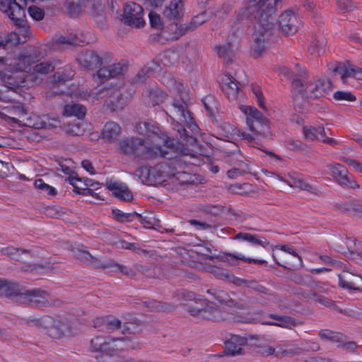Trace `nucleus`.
<instances>
[{
  "label": "nucleus",
  "instance_id": "nucleus-7",
  "mask_svg": "<svg viewBox=\"0 0 362 362\" xmlns=\"http://www.w3.org/2000/svg\"><path fill=\"white\" fill-rule=\"evenodd\" d=\"M278 0H260L257 6L241 10L239 21L264 23L269 21L270 16L276 12V4Z\"/></svg>",
  "mask_w": 362,
  "mask_h": 362
},
{
  "label": "nucleus",
  "instance_id": "nucleus-17",
  "mask_svg": "<svg viewBox=\"0 0 362 362\" xmlns=\"http://www.w3.org/2000/svg\"><path fill=\"white\" fill-rule=\"evenodd\" d=\"M328 168L330 170L334 179L341 186L350 189L359 187L357 182L348 176V170L344 165L337 163L334 165H329Z\"/></svg>",
  "mask_w": 362,
  "mask_h": 362
},
{
  "label": "nucleus",
  "instance_id": "nucleus-42",
  "mask_svg": "<svg viewBox=\"0 0 362 362\" xmlns=\"http://www.w3.org/2000/svg\"><path fill=\"white\" fill-rule=\"evenodd\" d=\"M68 182L70 185L74 187V192L82 195H91L93 197H98L97 193L93 192V189H89L88 187H78V182H81V179L78 177H69Z\"/></svg>",
  "mask_w": 362,
  "mask_h": 362
},
{
  "label": "nucleus",
  "instance_id": "nucleus-19",
  "mask_svg": "<svg viewBox=\"0 0 362 362\" xmlns=\"http://www.w3.org/2000/svg\"><path fill=\"white\" fill-rule=\"evenodd\" d=\"M25 290L16 283L0 279V291L4 293L6 298L16 303L21 304L23 300L21 298L24 296Z\"/></svg>",
  "mask_w": 362,
  "mask_h": 362
},
{
  "label": "nucleus",
  "instance_id": "nucleus-34",
  "mask_svg": "<svg viewBox=\"0 0 362 362\" xmlns=\"http://www.w3.org/2000/svg\"><path fill=\"white\" fill-rule=\"evenodd\" d=\"M303 133L305 138L308 140L320 141L325 136V129L322 125H318L317 127L304 126L303 127Z\"/></svg>",
  "mask_w": 362,
  "mask_h": 362
},
{
  "label": "nucleus",
  "instance_id": "nucleus-51",
  "mask_svg": "<svg viewBox=\"0 0 362 362\" xmlns=\"http://www.w3.org/2000/svg\"><path fill=\"white\" fill-rule=\"evenodd\" d=\"M239 166L240 168H232L227 172V175L229 178L235 179L238 176H242L245 175L249 172V168L247 163L240 160L239 163Z\"/></svg>",
  "mask_w": 362,
  "mask_h": 362
},
{
  "label": "nucleus",
  "instance_id": "nucleus-26",
  "mask_svg": "<svg viewBox=\"0 0 362 362\" xmlns=\"http://www.w3.org/2000/svg\"><path fill=\"white\" fill-rule=\"evenodd\" d=\"M4 81L7 84L6 87L11 90H16L25 86V74L15 70L8 71L5 73Z\"/></svg>",
  "mask_w": 362,
  "mask_h": 362
},
{
  "label": "nucleus",
  "instance_id": "nucleus-39",
  "mask_svg": "<svg viewBox=\"0 0 362 362\" xmlns=\"http://www.w3.org/2000/svg\"><path fill=\"white\" fill-rule=\"evenodd\" d=\"M86 113L85 106L78 103H70L64 106V115L67 117L74 116L79 119H83Z\"/></svg>",
  "mask_w": 362,
  "mask_h": 362
},
{
  "label": "nucleus",
  "instance_id": "nucleus-44",
  "mask_svg": "<svg viewBox=\"0 0 362 362\" xmlns=\"http://www.w3.org/2000/svg\"><path fill=\"white\" fill-rule=\"evenodd\" d=\"M214 49L218 57L226 60L227 64L226 66L230 67V64L232 63V57L233 56L231 45L228 43L226 45L216 46Z\"/></svg>",
  "mask_w": 362,
  "mask_h": 362
},
{
  "label": "nucleus",
  "instance_id": "nucleus-11",
  "mask_svg": "<svg viewBox=\"0 0 362 362\" xmlns=\"http://www.w3.org/2000/svg\"><path fill=\"white\" fill-rule=\"evenodd\" d=\"M21 300H23L21 304L35 307H49L55 305V302L51 298L49 293L40 288L25 289Z\"/></svg>",
  "mask_w": 362,
  "mask_h": 362
},
{
  "label": "nucleus",
  "instance_id": "nucleus-29",
  "mask_svg": "<svg viewBox=\"0 0 362 362\" xmlns=\"http://www.w3.org/2000/svg\"><path fill=\"white\" fill-rule=\"evenodd\" d=\"M182 13L183 0H173L163 11V16L169 21L178 19Z\"/></svg>",
  "mask_w": 362,
  "mask_h": 362
},
{
  "label": "nucleus",
  "instance_id": "nucleus-57",
  "mask_svg": "<svg viewBox=\"0 0 362 362\" xmlns=\"http://www.w3.org/2000/svg\"><path fill=\"white\" fill-rule=\"evenodd\" d=\"M92 267L98 269H112L114 267V261L109 259L103 261L97 257L92 256L91 260L88 262Z\"/></svg>",
  "mask_w": 362,
  "mask_h": 362
},
{
  "label": "nucleus",
  "instance_id": "nucleus-50",
  "mask_svg": "<svg viewBox=\"0 0 362 362\" xmlns=\"http://www.w3.org/2000/svg\"><path fill=\"white\" fill-rule=\"evenodd\" d=\"M136 220L139 221L144 228H154L155 226H158L159 224V220L154 218L152 214L149 216H142L138 214V216L136 217Z\"/></svg>",
  "mask_w": 362,
  "mask_h": 362
},
{
  "label": "nucleus",
  "instance_id": "nucleus-4",
  "mask_svg": "<svg viewBox=\"0 0 362 362\" xmlns=\"http://www.w3.org/2000/svg\"><path fill=\"white\" fill-rule=\"evenodd\" d=\"M292 91L295 100L301 97L306 100H314L325 97L332 90V82L325 78L313 77L303 82L295 77L292 79Z\"/></svg>",
  "mask_w": 362,
  "mask_h": 362
},
{
  "label": "nucleus",
  "instance_id": "nucleus-5",
  "mask_svg": "<svg viewBox=\"0 0 362 362\" xmlns=\"http://www.w3.org/2000/svg\"><path fill=\"white\" fill-rule=\"evenodd\" d=\"M121 153L144 160L161 158L165 150L159 145L147 146L144 139L136 137L124 138L118 143Z\"/></svg>",
  "mask_w": 362,
  "mask_h": 362
},
{
  "label": "nucleus",
  "instance_id": "nucleus-27",
  "mask_svg": "<svg viewBox=\"0 0 362 362\" xmlns=\"http://www.w3.org/2000/svg\"><path fill=\"white\" fill-rule=\"evenodd\" d=\"M166 98V95L158 88L147 89L143 93L145 104L148 106H156L162 103Z\"/></svg>",
  "mask_w": 362,
  "mask_h": 362
},
{
  "label": "nucleus",
  "instance_id": "nucleus-43",
  "mask_svg": "<svg viewBox=\"0 0 362 362\" xmlns=\"http://www.w3.org/2000/svg\"><path fill=\"white\" fill-rule=\"evenodd\" d=\"M326 40L323 36L317 37L308 47L310 54L314 56H320L325 53Z\"/></svg>",
  "mask_w": 362,
  "mask_h": 362
},
{
  "label": "nucleus",
  "instance_id": "nucleus-40",
  "mask_svg": "<svg viewBox=\"0 0 362 362\" xmlns=\"http://www.w3.org/2000/svg\"><path fill=\"white\" fill-rule=\"evenodd\" d=\"M89 0H66V8L71 16H78Z\"/></svg>",
  "mask_w": 362,
  "mask_h": 362
},
{
  "label": "nucleus",
  "instance_id": "nucleus-49",
  "mask_svg": "<svg viewBox=\"0 0 362 362\" xmlns=\"http://www.w3.org/2000/svg\"><path fill=\"white\" fill-rule=\"evenodd\" d=\"M224 257L228 261H229L230 259H233V260L240 259V260L246 262L247 263H254V264H257L259 265H263V264H267V261H265L264 259H253V258H250V257H245V256H243L242 255H235V254L230 253V252L225 253Z\"/></svg>",
  "mask_w": 362,
  "mask_h": 362
},
{
  "label": "nucleus",
  "instance_id": "nucleus-58",
  "mask_svg": "<svg viewBox=\"0 0 362 362\" xmlns=\"http://www.w3.org/2000/svg\"><path fill=\"white\" fill-rule=\"evenodd\" d=\"M333 98L337 101L354 102L356 100V96L349 91H336L333 94Z\"/></svg>",
  "mask_w": 362,
  "mask_h": 362
},
{
  "label": "nucleus",
  "instance_id": "nucleus-28",
  "mask_svg": "<svg viewBox=\"0 0 362 362\" xmlns=\"http://www.w3.org/2000/svg\"><path fill=\"white\" fill-rule=\"evenodd\" d=\"M268 317L272 320H276V322H262V325L278 326L286 329H292L294 327L301 324L298 322L294 318L289 316L269 314Z\"/></svg>",
  "mask_w": 362,
  "mask_h": 362
},
{
  "label": "nucleus",
  "instance_id": "nucleus-52",
  "mask_svg": "<svg viewBox=\"0 0 362 362\" xmlns=\"http://www.w3.org/2000/svg\"><path fill=\"white\" fill-rule=\"evenodd\" d=\"M199 209L203 213L216 217L222 213L223 207L221 205L204 204L201 205Z\"/></svg>",
  "mask_w": 362,
  "mask_h": 362
},
{
  "label": "nucleus",
  "instance_id": "nucleus-6",
  "mask_svg": "<svg viewBox=\"0 0 362 362\" xmlns=\"http://www.w3.org/2000/svg\"><path fill=\"white\" fill-rule=\"evenodd\" d=\"M197 24H150V37L155 42L164 43L182 36L187 30H194Z\"/></svg>",
  "mask_w": 362,
  "mask_h": 362
},
{
  "label": "nucleus",
  "instance_id": "nucleus-61",
  "mask_svg": "<svg viewBox=\"0 0 362 362\" xmlns=\"http://www.w3.org/2000/svg\"><path fill=\"white\" fill-rule=\"evenodd\" d=\"M28 13L36 21L42 20L45 16L44 10L36 6H30L28 8Z\"/></svg>",
  "mask_w": 362,
  "mask_h": 362
},
{
  "label": "nucleus",
  "instance_id": "nucleus-64",
  "mask_svg": "<svg viewBox=\"0 0 362 362\" xmlns=\"http://www.w3.org/2000/svg\"><path fill=\"white\" fill-rule=\"evenodd\" d=\"M74 257L81 262H89V260H91L92 255L89 253L88 251L78 248L77 250L74 251Z\"/></svg>",
  "mask_w": 362,
  "mask_h": 362
},
{
  "label": "nucleus",
  "instance_id": "nucleus-31",
  "mask_svg": "<svg viewBox=\"0 0 362 362\" xmlns=\"http://www.w3.org/2000/svg\"><path fill=\"white\" fill-rule=\"evenodd\" d=\"M1 9L6 13L11 20L15 21L16 23L21 21V18L24 13L22 6L16 0L8 1L7 5L3 4Z\"/></svg>",
  "mask_w": 362,
  "mask_h": 362
},
{
  "label": "nucleus",
  "instance_id": "nucleus-30",
  "mask_svg": "<svg viewBox=\"0 0 362 362\" xmlns=\"http://www.w3.org/2000/svg\"><path fill=\"white\" fill-rule=\"evenodd\" d=\"M346 245L351 255L350 258L362 266V242H357L355 239L347 238Z\"/></svg>",
  "mask_w": 362,
  "mask_h": 362
},
{
  "label": "nucleus",
  "instance_id": "nucleus-24",
  "mask_svg": "<svg viewBox=\"0 0 362 362\" xmlns=\"http://www.w3.org/2000/svg\"><path fill=\"white\" fill-rule=\"evenodd\" d=\"M303 352V348L296 344H277L274 346V356L276 358L292 357Z\"/></svg>",
  "mask_w": 362,
  "mask_h": 362
},
{
  "label": "nucleus",
  "instance_id": "nucleus-48",
  "mask_svg": "<svg viewBox=\"0 0 362 362\" xmlns=\"http://www.w3.org/2000/svg\"><path fill=\"white\" fill-rule=\"evenodd\" d=\"M177 59V54L173 50H165L159 56V61L166 66L174 64Z\"/></svg>",
  "mask_w": 362,
  "mask_h": 362
},
{
  "label": "nucleus",
  "instance_id": "nucleus-18",
  "mask_svg": "<svg viewBox=\"0 0 362 362\" xmlns=\"http://www.w3.org/2000/svg\"><path fill=\"white\" fill-rule=\"evenodd\" d=\"M38 59L35 50H33V52L25 50L19 54L18 58L14 59L13 62L11 63V65L13 66V70L24 73L30 70L31 64L38 61Z\"/></svg>",
  "mask_w": 362,
  "mask_h": 362
},
{
  "label": "nucleus",
  "instance_id": "nucleus-3",
  "mask_svg": "<svg viewBox=\"0 0 362 362\" xmlns=\"http://www.w3.org/2000/svg\"><path fill=\"white\" fill-rule=\"evenodd\" d=\"M276 30L289 35L297 30V27L293 24H254L251 45L254 57H260L267 45L273 42Z\"/></svg>",
  "mask_w": 362,
  "mask_h": 362
},
{
  "label": "nucleus",
  "instance_id": "nucleus-25",
  "mask_svg": "<svg viewBox=\"0 0 362 362\" xmlns=\"http://www.w3.org/2000/svg\"><path fill=\"white\" fill-rule=\"evenodd\" d=\"M247 338L232 334L230 339L226 342V354L230 356L243 354V349L240 346L247 344Z\"/></svg>",
  "mask_w": 362,
  "mask_h": 362
},
{
  "label": "nucleus",
  "instance_id": "nucleus-21",
  "mask_svg": "<svg viewBox=\"0 0 362 362\" xmlns=\"http://www.w3.org/2000/svg\"><path fill=\"white\" fill-rule=\"evenodd\" d=\"M124 23H144V9L134 2L127 3L123 9V19Z\"/></svg>",
  "mask_w": 362,
  "mask_h": 362
},
{
  "label": "nucleus",
  "instance_id": "nucleus-9",
  "mask_svg": "<svg viewBox=\"0 0 362 362\" xmlns=\"http://www.w3.org/2000/svg\"><path fill=\"white\" fill-rule=\"evenodd\" d=\"M242 69L238 70L233 67L226 66L223 71V76L221 78V87L223 93L230 101L236 100L240 94L238 87V73L242 72Z\"/></svg>",
  "mask_w": 362,
  "mask_h": 362
},
{
  "label": "nucleus",
  "instance_id": "nucleus-32",
  "mask_svg": "<svg viewBox=\"0 0 362 362\" xmlns=\"http://www.w3.org/2000/svg\"><path fill=\"white\" fill-rule=\"evenodd\" d=\"M286 182L291 187L298 188L301 190L309 192L316 196H320L322 194L321 191L316 186L306 182L303 179L293 177L290 180H286Z\"/></svg>",
  "mask_w": 362,
  "mask_h": 362
},
{
  "label": "nucleus",
  "instance_id": "nucleus-60",
  "mask_svg": "<svg viewBox=\"0 0 362 362\" xmlns=\"http://www.w3.org/2000/svg\"><path fill=\"white\" fill-rule=\"evenodd\" d=\"M245 287L251 288V289H252L257 292H259V293L269 294V295L271 294V293L269 292V290L268 288H267L264 286L259 284L255 279H247Z\"/></svg>",
  "mask_w": 362,
  "mask_h": 362
},
{
  "label": "nucleus",
  "instance_id": "nucleus-15",
  "mask_svg": "<svg viewBox=\"0 0 362 362\" xmlns=\"http://www.w3.org/2000/svg\"><path fill=\"white\" fill-rule=\"evenodd\" d=\"M187 312L192 316L199 320H214L216 317L218 310L208 302L201 303L198 305L186 304Z\"/></svg>",
  "mask_w": 362,
  "mask_h": 362
},
{
  "label": "nucleus",
  "instance_id": "nucleus-56",
  "mask_svg": "<svg viewBox=\"0 0 362 362\" xmlns=\"http://www.w3.org/2000/svg\"><path fill=\"white\" fill-rule=\"evenodd\" d=\"M177 295L185 301H193V305H198V301H202V298L195 293L187 290H180L177 291Z\"/></svg>",
  "mask_w": 362,
  "mask_h": 362
},
{
  "label": "nucleus",
  "instance_id": "nucleus-36",
  "mask_svg": "<svg viewBox=\"0 0 362 362\" xmlns=\"http://www.w3.org/2000/svg\"><path fill=\"white\" fill-rule=\"evenodd\" d=\"M337 211L341 213H349L362 217V204L358 202H347L337 206Z\"/></svg>",
  "mask_w": 362,
  "mask_h": 362
},
{
  "label": "nucleus",
  "instance_id": "nucleus-45",
  "mask_svg": "<svg viewBox=\"0 0 362 362\" xmlns=\"http://www.w3.org/2000/svg\"><path fill=\"white\" fill-rule=\"evenodd\" d=\"M112 214L114 218L119 223L133 221L136 220V217L138 216V213L136 211L124 213L118 209H112Z\"/></svg>",
  "mask_w": 362,
  "mask_h": 362
},
{
  "label": "nucleus",
  "instance_id": "nucleus-33",
  "mask_svg": "<svg viewBox=\"0 0 362 362\" xmlns=\"http://www.w3.org/2000/svg\"><path fill=\"white\" fill-rule=\"evenodd\" d=\"M231 239L246 241L253 245H261L264 247H266L269 245V242L267 241V239L264 238H262L259 235H252L247 233L240 232L234 235Z\"/></svg>",
  "mask_w": 362,
  "mask_h": 362
},
{
  "label": "nucleus",
  "instance_id": "nucleus-10",
  "mask_svg": "<svg viewBox=\"0 0 362 362\" xmlns=\"http://www.w3.org/2000/svg\"><path fill=\"white\" fill-rule=\"evenodd\" d=\"M244 112L247 115V124L252 132L264 136L270 134L269 122L257 109L246 106L244 108Z\"/></svg>",
  "mask_w": 362,
  "mask_h": 362
},
{
  "label": "nucleus",
  "instance_id": "nucleus-38",
  "mask_svg": "<svg viewBox=\"0 0 362 362\" xmlns=\"http://www.w3.org/2000/svg\"><path fill=\"white\" fill-rule=\"evenodd\" d=\"M160 68V64L158 61L153 60L148 64L144 68H143L138 74L135 76L133 81L135 83H143L146 76L152 74Z\"/></svg>",
  "mask_w": 362,
  "mask_h": 362
},
{
  "label": "nucleus",
  "instance_id": "nucleus-54",
  "mask_svg": "<svg viewBox=\"0 0 362 362\" xmlns=\"http://www.w3.org/2000/svg\"><path fill=\"white\" fill-rule=\"evenodd\" d=\"M16 28L15 29L16 33L20 37L21 41L25 43L30 37L31 33L28 24H15Z\"/></svg>",
  "mask_w": 362,
  "mask_h": 362
},
{
  "label": "nucleus",
  "instance_id": "nucleus-12",
  "mask_svg": "<svg viewBox=\"0 0 362 362\" xmlns=\"http://www.w3.org/2000/svg\"><path fill=\"white\" fill-rule=\"evenodd\" d=\"M122 340H123V338H114L110 336H96L90 341V349L91 351L112 355L119 349L116 342Z\"/></svg>",
  "mask_w": 362,
  "mask_h": 362
},
{
  "label": "nucleus",
  "instance_id": "nucleus-16",
  "mask_svg": "<svg viewBox=\"0 0 362 362\" xmlns=\"http://www.w3.org/2000/svg\"><path fill=\"white\" fill-rule=\"evenodd\" d=\"M40 322L45 325H49L47 327L48 334L52 338H61L63 337H69L73 332L69 326L62 322L55 320L50 316H45L40 319Z\"/></svg>",
  "mask_w": 362,
  "mask_h": 362
},
{
  "label": "nucleus",
  "instance_id": "nucleus-20",
  "mask_svg": "<svg viewBox=\"0 0 362 362\" xmlns=\"http://www.w3.org/2000/svg\"><path fill=\"white\" fill-rule=\"evenodd\" d=\"M78 62L88 70H93L100 66L103 63V59L96 52L89 49L81 51L76 58Z\"/></svg>",
  "mask_w": 362,
  "mask_h": 362
},
{
  "label": "nucleus",
  "instance_id": "nucleus-2",
  "mask_svg": "<svg viewBox=\"0 0 362 362\" xmlns=\"http://www.w3.org/2000/svg\"><path fill=\"white\" fill-rule=\"evenodd\" d=\"M170 113V117L173 119H177L180 122L176 125L180 139H182L185 145L192 146L195 144L197 142L196 136L199 133V128L193 120L187 103L182 97L180 99L173 100Z\"/></svg>",
  "mask_w": 362,
  "mask_h": 362
},
{
  "label": "nucleus",
  "instance_id": "nucleus-46",
  "mask_svg": "<svg viewBox=\"0 0 362 362\" xmlns=\"http://www.w3.org/2000/svg\"><path fill=\"white\" fill-rule=\"evenodd\" d=\"M319 336L322 339L329 340L333 342H343L346 339V336L343 334L333 332L329 329L320 330Z\"/></svg>",
  "mask_w": 362,
  "mask_h": 362
},
{
  "label": "nucleus",
  "instance_id": "nucleus-41",
  "mask_svg": "<svg viewBox=\"0 0 362 362\" xmlns=\"http://www.w3.org/2000/svg\"><path fill=\"white\" fill-rule=\"evenodd\" d=\"M144 304L151 312H170L175 309L173 305L156 300L144 301Z\"/></svg>",
  "mask_w": 362,
  "mask_h": 362
},
{
  "label": "nucleus",
  "instance_id": "nucleus-53",
  "mask_svg": "<svg viewBox=\"0 0 362 362\" xmlns=\"http://www.w3.org/2000/svg\"><path fill=\"white\" fill-rule=\"evenodd\" d=\"M121 321L112 315L106 316V323L105 324V332H113L121 328Z\"/></svg>",
  "mask_w": 362,
  "mask_h": 362
},
{
  "label": "nucleus",
  "instance_id": "nucleus-35",
  "mask_svg": "<svg viewBox=\"0 0 362 362\" xmlns=\"http://www.w3.org/2000/svg\"><path fill=\"white\" fill-rule=\"evenodd\" d=\"M121 132L120 126L115 122H107L103 129V138L107 141H112L117 139Z\"/></svg>",
  "mask_w": 362,
  "mask_h": 362
},
{
  "label": "nucleus",
  "instance_id": "nucleus-23",
  "mask_svg": "<svg viewBox=\"0 0 362 362\" xmlns=\"http://www.w3.org/2000/svg\"><path fill=\"white\" fill-rule=\"evenodd\" d=\"M107 188L112 192V195L123 202H130L133 199V194L127 186L122 182L107 181Z\"/></svg>",
  "mask_w": 362,
  "mask_h": 362
},
{
  "label": "nucleus",
  "instance_id": "nucleus-62",
  "mask_svg": "<svg viewBox=\"0 0 362 362\" xmlns=\"http://www.w3.org/2000/svg\"><path fill=\"white\" fill-rule=\"evenodd\" d=\"M202 103L208 114L211 116L216 108V101L214 97L209 95L202 99Z\"/></svg>",
  "mask_w": 362,
  "mask_h": 362
},
{
  "label": "nucleus",
  "instance_id": "nucleus-47",
  "mask_svg": "<svg viewBox=\"0 0 362 362\" xmlns=\"http://www.w3.org/2000/svg\"><path fill=\"white\" fill-rule=\"evenodd\" d=\"M56 64L57 61L49 60L37 64L33 68L37 73L40 74L45 77L47 74L54 71Z\"/></svg>",
  "mask_w": 362,
  "mask_h": 362
},
{
  "label": "nucleus",
  "instance_id": "nucleus-14",
  "mask_svg": "<svg viewBox=\"0 0 362 362\" xmlns=\"http://www.w3.org/2000/svg\"><path fill=\"white\" fill-rule=\"evenodd\" d=\"M127 70V64L124 62L112 64L111 65L103 66L93 75L95 80L102 84L110 78H117L122 76Z\"/></svg>",
  "mask_w": 362,
  "mask_h": 362
},
{
  "label": "nucleus",
  "instance_id": "nucleus-8",
  "mask_svg": "<svg viewBox=\"0 0 362 362\" xmlns=\"http://www.w3.org/2000/svg\"><path fill=\"white\" fill-rule=\"evenodd\" d=\"M136 130L139 134L146 136L153 142H158L160 140L162 143H164V146L161 147L165 151L175 148L176 144H178L180 142L175 139L168 137L162 132L160 129L153 122H139L136 125Z\"/></svg>",
  "mask_w": 362,
  "mask_h": 362
},
{
  "label": "nucleus",
  "instance_id": "nucleus-1",
  "mask_svg": "<svg viewBox=\"0 0 362 362\" xmlns=\"http://www.w3.org/2000/svg\"><path fill=\"white\" fill-rule=\"evenodd\" d=\"M183 144L179 142L175 148L165 151L161 158L165 161L157 164L148 170V175L158 178L160 182H168L173 185V189L178 190L180 187L192 185L194 182V175L185 171L187 162L179 152Z\"/></svg>",
  "mask_w": 362,
  "mask_h": 362
},
{
  "label": "nucleus",
  "instance_id": "nucleus-59",
  "mask_svg": "<svg viewBox=\"0 0 362 362\" xmlns=\"http://www.w3.org/2000/svg\"><path fill=\"white\" fill-rule=\"evenodd\" d=\"M112 269H115V272H119L129 278H134L136 276V272L133 269L125 265L118 264L115 262H114V267Z\"/></svg>",
  "mask_w": 362,
  "mask_h": 362
},
{
  "label": "nucleus",
  "instance_id": "nucleus-37",
  "mask_svg": "<svg viewBox=\"0 0 362 362\" xmlns=\"http://www.w3.org/2000/svg\"><path fill=\"white\" fill-rule=\"evenodd\" d=\"M126 100L122 93L119 90H115L107 100V107L112 111L123 109Z\"/></svg>",
  "mask_w": 362,
  "mask_h": 362
},
{
  "label": "nucleus",
  "instance_id": "nucleus-63",
  "mask_svg": "<svg viewBox=\"0 0 362 362\" xmlns=\"http://www.w3.org/2000/svg\"><path fill=\"white\" fill-rule=\"evenodd\" d=\"M257 353L263 357L274 356V346L268 344H259L256 346Z\"/></svg>",
  "mask_w": 362,
  "mask_h": 362
},
{
  "label": "nucleus",
  "instance_id": "nucleus-22",
  "mask_svg": "<svg viewBox=\"0 0 362 362\" xmlns=\"http://www.w3.org/2000/svg\"><path fill=\"white\" fill-rule=\"evenodd\" d=\"M339 286L350 290L362 291V276L347 271L338 275Z\"/></svg>",
  "mask_w": 362,
  "mask_h": 362
},
{
  "label": "nucleus",
  "instance_id": "nucleus-55",
  "mask_svg": "<svg viewBox=\"0 0 362 362\" xmlns=\"http://www.w3.org/2000/svg\"><path fill=\"white\" fill-rule=\"evenodd\" d=\"M352 65L339 64L335 67L334 71L341 76V79L344 83H346V79L348 77H351L353 73Z\"/></svg>",
  "mask_w": 362,
  "mask_h": 362
},
{
  "label": "nucleus",
  "instance_id": "nucleus-13",
  "mask_svg": "<svg viewBox=\"0 0 362 362\" xmlns=\"http://www.w3.org/2000/svg\"><path fill=\"white\" fill-rule=\"evenodd\" d=\"M84 43H89L88 35L82 31L76 30L74 33H70L66 36L56 35L52 42V48L57 49L64 45L79 46Z\"/></svg>",
  "mask_w": 362,
  "mask_h": 362
}]
</instances>
